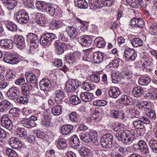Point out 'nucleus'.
<instances>
[{
  "label": "nucleus",
  "mask_w": 157,
  "mask_h": 157,
  "mask_svg": "<svg viewBox=\"0 0 157 157\" xmlns=\"http://www.w3.org/2000/svg\"><path fill=\"white\" fill-rule=\"evenodd\" d=\"M27 41L30 42L31 44H39V38L38 36L33 33H30L27 35Z\"/></svg>",
  "instance_id": "21"
},
{
  "label": "nucleus",
  "mask_w": 157,
  "mask_h": 157,
  "mask_svg": "<svg viewBox=\"0 0 157 157\" xmlns=\"http://www.w3.org/2000/svg\"><path fill=\"white\" fill-rule=\"evenodd\" d=\"M40 114L37 116H32L30 118L24 119L21 121V124L25 127L31 128L35 127L36 124V121L40 118Z\"/></svg>",
  "instance_id": "4"
},
{
  "label": "nucleus",
  "mask_w": 157,
  "mask_h": 157,
  "mask_svg": "<svg viewBox=\"0 0 157 157\" xmlns=\"http://www.w3.org/2000/svg\"><path fill=\"white\" fill-rule=\"evenodd\" d=\"M13 41L10 39L2 40L0 42L1 48L4 49H10L13 48Z\"/></svg>",
  "instance_id": "17"
},
{
  "label": "nucleus",
  "mask_w": 157,
  "mask_h": 157,
  "mask_svg": "<svg viewBox=\"0 0 157 157\" xmlns=\"http://www.w3.org/2000/svg\"><path fill=\"white\" fill-rule=\"evenodd\" d=\"M129 113L131 115L132 118L135 117L141 119L142 116H140V113L139 111L135 109H129Z\"/></svg>",
  "instance_id": "50"
},
{
  "label": "nucleus",
  "mask_w": 157,
  "mask_h": 157,
  "mask_svg": "<svg viewBox=\"0 0 157 157\" xmlns=\"http://www.w3.org/2000/svg\"><path fill=\"white\" fill-rule=\"evenodd\" d=\"M56 97L55 101L57 103L61 102L64 98L65 94L64 91L61 89L56 90L54 93Z\"/></svg>",
  "instance_id": "23"
},
{
  "label": "nucleus",
  "mask_w": 157,
  "mask_h": 157,
  "mask_svg": "<svg viewBox=\"0 0 157 157\" xmlns=\"http://www.w3.org/2000/svg\"><path fill=\"white\" fill-rule=\"evenodd\" d=\"M80 84L79 82L77 80L72 79H69L66 84V90L68 92H74L79 87Z\"/></svg>",
  "instance_id": "9"
},
{
  "label": "nucleus",
  "mask_w": 157,
  "mask_h": 157,
  "mask_svg": "<svg viewBox=\"0 0 157 157\" xmlns=\"http://www.w3.org/2000/svg\"><path fill=\"white\" fill-rule=\"evenodd\" d=\"M94 42L99 48H104L105 46V42L103 38L101 37H97L94 40Z\"/></svg>",
  "instance_id": "40"
},
{
  "label": "nucleus",
  "mask_w": 157,
  "mask_h": 157,
  "mask_svg": "<svg viewBox=\"0 0 157 157\" xmlns=\"http://www.w3.org/2000/svg\"><path fill=\"white\" fill-rule=\"evenodd\" d=\"M56 144L57 147L59 149L64 148L67 146L66 140L63 138L58 139L56 142Z\"/></svg>",
  "instance_id": "35"
},
{
  "label": "nucleus",
  "mask_w": 157,
  "mask_h": 157,
  "mask_svg": "<svg viewBox=\"0 0 157 157\" xmlns=\"http://www.w3.org/2000/svg\"><path fill=\"white\" fill-rule=\"evenodd\" d=\"M132 95L135 97L139 98L142 97L144 94L143 88L140 86L134 88L132 91Z\"/></svg>",
  "instance_id": "29"
},
{
  "label": "nucleus",
  "mask_w": 157,
  "mask_h": 157,
  "mask_svg": "<svg viewBox=\"0 0 157 157\" xmlns=\"http://www.w3.org/2000/svg\"><path fill=\"white\" fill-rule=\"evenodd\" d=\"M17 2L15 0H7L4 4L6 6L9 10H12L17 5Z\"/></svg>",
  "instance_id": "38"
},
{
  "label": "nucleus",
  "mask_w": 157,
  "mask_h": 157,
  "mask_svg": "<svg viewBox=\"0 0 157 157\" xmlns=\"http://www.w3.org/2000/svg\"><path fill=\"white\" fill-rule=\"evenodd\" d=\"M62 22L60 21L55 20L52 21L50 24V28L52 30L57 29L61 25Z\"/></svg>",
  "instance_id": "43"
},
{
  "label": "nucleus",
  "mask_w": 157,
  "mask_h": 157,
  "mask_svg": "<svg viewBox=\"0 0 157 157\" xmlns=\"http://www.w3.org/2000/svg\"><path fill=\"white\" fill-rule=\"evenodd\" d=\"M79 136L80 139L84 142L90 143L91 141L90 135L87 132H84L80 133Z\"/></svg>",
  "instance_id": "34"
},
{
  "label": "nucleus",
  "mask_w": 157,
  "mask_h": 157,
  "mask_svg": "<svg viewBox=\"0 0 157 157\" xmlns=\"http://www.w3.org/2000/svg\"><path fill=\"white\" fill-rule=\"evenodd\" d=\"M135 133L134 130H127L122 132L120 134L117 133H115V136L118 140L121 141L123 143L130 144L132 142L135 138Z\"/></svg>",
  "instance_id": "1"
},
{
  "label": "nucleus",
  "mask_w": 157,
  "mask_h": 157,
  "mask_svg": "<svg viewBox=\"0 0 157 157\" xmlns=\"http://www.w3.org/2000/svg\"><path fill=\"white\" fill-rule=\"evenodd\" d=\"M89 4L91 9H95L100 7V3L99 0H88Z\"/></svg>",
  "instance_id": "42"
},
{
  "label": "nucleus",
  "mask_w": 157,
  "mask_h": 157,
  "mask_svg": "<svg viewBox=\"0 0 157 157\" xmlns=\"http://www.w3.org/2000/svg\"><path fill=\"white\" fill-rule=\"evenodd\" d=\"M16 73L15 72H9L6 76V79L9 81H13L16 78Z\"/></svg>",
  "instance_id": "61"
},
{
  "label": "nucleus",
  "mask_w": 157,
  "mask_h": 157,
  "mask_svg": "<svg viewBox=\"0 0 157 157\" xmlns=\"http://www.w3.org/2000/svg\"><path fill=\"white\" fill-rule=\"evenodd\" d=\"M80 96L82 101L86 102L91 101L93 98V94L87 91L81 92Z\"/></svg>",
  "instance_id": "19"
},
{
  "label": "nucleus",
  "mask_w": 157,
  "mask_h": 157,
  "mask_svg": "<svg viewBox=\"0 0 157 157\" xmlns=\"http://www.w3.org/2000/svg\"><path fill=\"white\" fill-rule=\"evenodd\" d=\"M120 103L121 104H124L126 105H130L132 102V99L129 96L126 95H122L119 99Z\"/></svg>",
  "instance_id": "32"
},
{
  "label": "nucleus",
  "mask_w": 157,
  "mask_h": 157,
  "mask_svg": "<svg viewBox=\"0 0 157 157\" xmlns=\"http://www.w3.org/2000/svg\"><path fill=\"white\" fill-rule=\"evenodd\" d=\"M152 62L148 60L144 62L142 64L143 69H146L147 71L152 72V70L151 68V66L152 65Z\"/></svg>",
  "instance_id": "48"
},
{
  "label": "nucleus",
  "mask_w": 157,
  "mask_h": 157,
  "mask_svg": "<svg viewBox=\"0 0 157 157\" xmlns=\"http://www.w3.org/2000/svg\"><path fill=\"white\" fill-rule=\"evenodd\" d=\"M25 77L27 82L35 84L37 82V78L36 75L31 72H27L25 74Z\"/></svg>",
  "instance_id": "20"
},
{
  "label": "nucleus",
  "mask_w": 157,
  "mask_h": 157,
  "mask_svg": "<svg viewBox=\"0 0 157 157\" xmlns=\"http://www.w3.org/2000/svg\"><path fill=\"white\" fill-rule=\"evenodd\" d=\"M6 151V154L9 157H18L17 153L13 149L7 148Z\"/></svg>",
  "instance_id": "57"
},
{
  "label": "nucleus",
  "mask_w": 157,
  "mask_h": 157,
  "mask_svg": "<svg viewBox=\"0 0 157 157\" xmlns=\"http://www.w3.org/2000/svg\"><path fill=\"white\" fill-rule=\"evenodd\" d=\"M70 120L74 122H77L79 119V115L76 112L71 113L69 115Z\"/></svg>",
  "instance_id": "51"
},
{
  "label": "nucleus",
  "mask_w": 157,
  "mask_h": 157,
  "mask_svg": "<svg viewBox=\"0 0 157 157\" xmlns=\"http://www.w3.org/2000/svg\"><path fill=\"white\" fill-rule=\"evenodd\" d=\"M13 40L17 47L18 48L21 50L25 46V38L22 36L15 35L13 36Z\"/></svg>",
  "instance_id": "13"
},
{
  "label": "nucleus",
  "mask_w": 157,
  "mask_h": 157,
  "mask_svg": "<svg viewBox=\"0 0 157 157\" xmlns=\"http://www.w3.org/2000/svg\"><path fill=\"white\" fill-rule=\"evenodd\" d=\"M148 144L152 151L155 154H157V140L151 139L149 141Z\"/></svg>",
  "instance_id": "41"
},
{
  "label": "nucleus",
  "mask_w": 157,
  "mask_h": 157,
  "mask_svg": "<svg viewBox=\"0 0 157 157\" xmlns=\"http://www.w3.org/2000/svg\"><path fill=\"white\" fill-rule=\"evenodd\" d=\"M36 21L37 24L43 26L45 23L47 22L45 15L43 14L38 13L36 14Z\"/></svg>",
  "instance_id": "30"
},
{
  "label": "nucleus",
  "mask_w": 157,
  "mask_h": 157,
  "mask_svg": "<svg viewBox=\"0 0 157 157\" xmlns=\"http://www.w3.org/2000/svg\"><path fill=\"white\" fill-rule=\"evenodd\" d=\"M70 102L72 105H77L80 103L81 101L77 96L73 95L72 96L70 99Z\"/></svg>",
  "instance_id": "49"
},
{
  "label": "nucleus",
  "mask_w": 157,
  "mask_h": 157,
  "mask_svg": "<svg viewBox=\"0 0 157 157\" xmlns=\"http://www.w3.org/2000/svg\"><path fill=\"white\" fill-rule=\"evenodd\" d=\"M62 108V105H54L52 109V113L55 116H58L61 113Z\"/></svg>",
  "instance_id": "39"
},
{
  "label": "nucleus",
  "mask_w": 157,
  "mask_h": 157,
  "mask_svg": "<svg viewBox=\"0 0 157 157\" xmlns=\"http://www.w3.org/2000/svg\"><path fill=\"white\" fill-rule=\"evenodd\" d=\"M56 36L55 34L50 33H47L41 36L40 42L43 45H49L52 42Z\"/></svg>",
  "instance_id": "8"
},
{
  "label": "nucleus",
  "mask_w": 157,
  "mask_h": 157,
  "mask_svg": "<svg viewBox=\"0 0 157 157\" xmlns=\"http://www.w3.org/2000/svg\"><path fill=\"white\" fill-rule=\"evenodd\" d=\"M150 103L146 101H142L140 102H137L136 104V106L139 109L145 108L146 110L148 108V106Z\"/></svg>",
  "instance_id": "53"
},
{
  "label": "nucleus",
  "mask_w": 157,
  "mask_h": 157,
  "mask_svg": "<svg viewBox=\"0 0 157 157\" xmlns=\"http://www.w3.org/2000/svg\"><path fill=\"white\" fill-rule=\"evenodd\" d=\"M104 54L100 52L88 54L87 57L92 59L93 61L96 63H100L102 61Z\"/></svg>",
  "instance_id": "11"
},
{
  "label": "nucleus",
  "mask_w": 157,
  "mask_h": 157,
  "mask_svg": "<svg viewBox=\"0 0 157 157\" xmlns=\"http://www.w3.org/2000/svg\"><path fill=\"white\" fill-rule=\"evenodd\" d=\"M78 42L82 46L89 47L91 46L92 40L88 35H83L78 39Z\"/></svg>",
  "instance_id": "12"
},
{
  "label": "nucleus",
  "mask_w": 157,
  "mask_h": 157,
  "mask_svg": "<svg viewBox=\"0 0 157 157\" xmlns=\"http://www.w3.org/2000/svg\"><path fill=\"white\" fill-rule=\"evenodd\" d=\"M32 89V86L31 84L25 82L21 87V93L25 96L28 95Z\"/></svg>",
  "instance_id": "28"
},
{
  "label": "nucleus",
  "mask_w": 157,
  "mask_h": 157,
  "mask_svg": "<svg viewBox=\"0 0 157 157\" xmlns=\"http://www.w3.org/2000/svg\"><path fill=\"white\" fill-rule=\"evenodd\" d=\"M6 28L8 30L12 32L17 31V26L14 23L10 21H7L5 23Z\"/></svg>",
  "instance_id": "31"
},
{
  "label": "nucleus",
  "mask_w": 157,
  "mask_h": 157,
  "mask_svg": "<svg viewBox=\"0 0 157 157\" xmlns=\"http://www.w3.org/2000/svg\"><path fill=\"white\" fill-rule=\"evenodd\" d=\"M40 85L41 90L43 91L48 90L51 87L50 81L46 78L41 80Z\"/></svg>",
  "instance_id": "25"
},
{
  "label": "nucleus",
  "mask_w": 157,
  "mask_h": 157,
  "mask_svg": "<svg viewBox=\"0 0 157 157\" xmlns=\"http://www.w3.org/2000/svg\"><path fill=\"white\" fill-rule=\"evenodd\" d=\"M78 151L80 155L84 157H87L90 154L89 150L85 147L78 148Z\"/></svg>",
  "instance_id": "46"
},
{
  "label": "nucleus",
  "mask_w": 157,
  "mask_h": 157,
  "mask_svg": "<svg viewBox=\"0 0 157 157\" xmlns=\"http://www.w3.org/2000/svg\"><path fill=\"white\" fill-rule=\"evenodd\" d=\"M149 33L152 35H157V25L152 24L150 26L149 29Z\"/></svg>",
  "instance_id": "63"
},
{
  "label": "nucleus",
  "mask_w": 157,
  "mask_h": 157,
  "mask_svg": "<svg viewBox=\"0 0 157 157\" xmlns=\"http://www.w3.org/2000/svg\"><path fill=\"white\" fill-rule=\"evenodd\" d=\"M138 83L142 86H147L151 82L150 77L146 76L139 78L138 80Z\"/></svg>",
  "instance_id": "37"
},
{
  "label": "nucleus",
  "mask_w": 157,
  "mask_h": 157,
  "mask_svg": "<svg viewBox=\"0 0 157 157\" xmlns=\"http://www.w3.org/2000/svg\"><path fill=\"white\" fill-rule=\"evenodd\" d=\"M72 62H76L78 61L81 57V53L79 52L72 53Z\"/></svg>",
  "instance_id": "56"
},
{
  "label": "nucleus",
  "mask_w": 157,
  "mask_h": 157,
  "mask_svg": "<svg viewBox=\"0 0 157 157\" xmlns=\"http://www.w3.org/2000/svg\"><path fill=\"white\" fill-rule=\"evenodd\" d=\"M111 115L115 119H120L123 121L126 120L124 113L121 110H113L111 112Z\"/></svg>",
  "instance_id": "18"
},
{
  "label": "nucleus",
  "mask_w": 157,
  "mask_h": 157,
  "mask_svg": "<svg viewBox=\"0 0 157 157\" xmlns=\"http://www.w3.org/2000/svg\"><path fill=\"white\" fill-rule=\"evenodd\" d=\"M40 114V120L42 121V124L43 126L48 127L51 125L52 123L51 121V117L50 116L48 115H42L39 113V114Z\"/></svg>",
  "instance_id": "27"
},
{
  "label": "nucleus",
  "mask_w": 157,
  "mask_h": 157,
  "mask_svg": "<svg viewBox=\"0 0 157 157\" xmlns=\"http://www.w3.org/2000/svg\"><path fill=\"white\" fill-rule=\"evenodd\" d=\"M36 6L38 10H44L45 11L46 8L47 7L48 5L46 4L44 2L38 1L36 2Z\"/></svg>",
  "instance_id": "54"
},
{
  "label": "nucleus",
  "mask_w": 157,
  "mask_h": 157,
  "mask_svg": "<svg viewBox=\"0 0 157 157\" xmlns=\"http://www.w3.org/2000/svg\"><path fill=\"white\" fill-rule=\"evenodd\" d=\"M16 99L18 103L23 104H26L28 100V98L27 97L22 96H18Z\"/></svg>",
  "instance_id": "59"
},
{
  "label": "nucleus",
  "mask_w": 157,
  "mask_h": 157,
  "mask_svg": "<svg viewBox=\"0 0 157 157\" xmlns=\"http://www.w3.org/2000/svg\"><path fill=\"white\" fill-rule=\"evenodd\" d=\"M20 59L19 55L15 53H10L6 54L3 56L4 62L10 64H17L18 63Z\"/></svg>",
  "instance_id": "3"
},
{
  "label": "nucleus",
  "mask_w": 157,
  "mask_h": 157,
  "mask_svg": "<svg viewBox=\"0 0 157 157\" xmlns=\"http://www.w3.org/2000/svg\"><path fill=\"white\" fill-rule=\"evenodd\" d=\"M100 72H98L91 75L90 76V80L94 82H98L100 80Z\"/></svg>",
  "instance_id": "55"
},
{
  "label": "nucleus",
  "mask_w": 157,
  "mask_h": 157,
  "mask_svg": "<svg viewBox=\"0 0 157 157\" xmlns=\"http://www.w3.org/2000/svg\"><path fill=\"white\" fill-rule=\"evenodd\" d=\"M0 121L1 125L3 127L9 130L12 129L13 123L8 115H3L1 118Z\"/></svg>",
  "instance_id": "10"
},
{
  "label": "nucleus",
  "mask_w": 157,
  "mask_h": 157,
  "mask_svg": "<svg viewBox=\"0 0 157 157\" xmlns=\"http://www.w3.org/2000/svg\"><path fill=\"white\" fill-rule=\"evenodd\" d=\"M138 149L143 154L149 153V147L147 144L144 140H140L138 143Z\"/></svg>",
  "instance_id": "16"
},
{
  "label": "nucleus",
  "mask_w": 157,
  "mask_h": 157,
  "mask_svg": "<svg viewBox=\"0 0 157 157\" xmlns=\"http://www.w3.org/2000/svg\"><path fill=\"white\" fill-rule=\"evenodd\" d=\"M132 46L135 48L140 47L143 44L142 40L139 38H136L133 39L131 42Z\"/></svg>",
  "instance_id": "47"
},
{
  "label": "nucleus",
  "mask_w": 157,
  "mask_h": 157,
  "mask_svg": "<svg viewBox=\"0 0 157 157\" xmlns=\"http://www.w3.org/2000/svg\"><path fill=\"white\" fill-rule=\"evenodd\" d=\"M133 124L135 128L137 129H142L144 127L143 122L139 119L134 121H133Z\"/></svg>",
  "instance_id": "45"
},
{
  "label": "nucleus",
  "mask_w": 157,
  "mask_h": 157,
  "mask_svg": "<svg viewBox=\"0 0 157 157\" xmlns=\"http://www.w3.org/2000/svg\"><path fill=\"white\" fill-rule=\"evenodd\" d=\"M20 94L18 89L16 87H12L8 90L6 95L10 99L15 100Z\"/></svg>",
  "instance_id": "14"
},
{
  "label": "nucleus",
  "mask_w": 157,
  "mask_h": 157,
  "mask_svg": "<svg viewBox=\"0 0 157 157\" xmlns=\"http://www.w3.org/2000/svg\"><path fill=\"white\" fill-rule=\"evenodd\" d=\"M113 136L111 133H106L101 138V145L104 148H109L113 146Z\"/></svg>",
  "instance_id": "5"
},
{
  "label": "nucleus",
  "mask_w": 157,
  "mask_h": 157,
  "mask_svg": "<svg viewBox=\"0 0 157 157\" xmlns=\"http://www.w3.org/2000/svg\"><path fill=\"white\" fill-rule=\"evenodd\" d=\"M71 20L68 19L64 21L63 23L67 27L65 29L66 32L71 39H73L78 35V32L77 28L73 25H71Z\"/></svg>",
  "instance_id": "2"
},
{
  "label": "nucleus",
  "mask_w": 157,
  "mask_h": 157,
  "mask_svg": "<svg viewBox=\"0 0 157 157\" xmlns=\"http://www.w3.org/2000/svg\"><path fill=\"white\" fill-rule=\"evenodd\" d=\"M78 6L81 9H86L88 6V4L85 0H78Z\"/></svg>",
  "instance_id": "60"
},
{
  "label": "nucleus",
  "mask_w": 157,
  "mask_h": 157,
  "mask_svg": "<svg viewBox=\"0 0 157 157\" xmlns=\"http://www.w3.org/2000/svg\"><path fill=\"white\" fill-rule=\"evenodd\" d=\"M108 92L110 96L115 98H117L121 94L119 88L116 86L109 87Z\"/></svg>",
  "instance_id": "26"
},
{
  "label": "nucleus",
  "mask_w": 157,
  "mask_h": 157,
  "mask_svg": "<svg viewBox=\"0 0 157 157\" xmlns=\"http://www.w3.org/2000/svg\"><path fill=\"white\" fill-rule=\"evenodd\" d=\"M56 52L58 55H61L64 52L68 49L69 46L65 42H60L59 40H57L54 44Z\"/></svg>",
  "instance_id": "7"
},
{
  "label": "nucleus",
  "mask_w": 157,
  "mask_h": 157,
  "mask_svg": "<svg viewBox=\"0 0 157 157\" xmlns=\"http://www.w3.org/2000/svg\"><path fill=\"white\" fill-rule=\"evenodd\" d=\"M16 16L17 22L20 24H26L29 20L28 14L24 10H20L17 12Z\"/></svg>",
  "instance_id": "6"
},
{
  "label": "nucleus",
  "mask_w": 157,
  "mask_h": 157,
  "mask_svg": "<svg viewBox=\"0 0 157 157\" xmlns=\"http://www.w3.org/2000/svg\"><path fill=\"white\" fill-rule=\"evenodd\" d=\"M9 143L11 147L15 149H19L22 145L21 141L17 138H10L9 140Z\"/></svg>",
  "instance_id": "15"
},
{
  "label": "nucleus",
  "mask_w": 157,
  "mask_h": 157,
  "mask_svg": "<svg viewBox=\"0 0 157 157\" xmlns=\"http://www.w3.org/2000/svg\"><path fill=\"white\" fill-rule=\"evenodd\" d=\"M54 6L51 4H48L47 7L46 8L45 11L48 12V13L52 16L54 15L56 12V8Z\"/></svg>",
  "instance_id": "52"
},
{
  "label": "nucleus",
  "mask_w": 157,
  "mask_h": 157,
  "mask_svg": "<svg viewBox=\"0 0 157 157\" xmlns=\"http://www.w3.org/2000/svg\"><path fill=\"white\" fill-rule=\"evenodd\" d=\"M50 133H48L47 132H43L40 131V130L37 131L36 133V136L40 139L43 140H46L49 138L48 136V134H50Z\"/></svg>",
  "instance_id": "44"
},
{
  "label": "nucleus",
  "mask_w": 157,
  "mask_h": 157,
  "mask_svg": "<svg viewBox=\"0 0 157 157\" xmlns=\"http://www.w3.org/2000/svg\"><path fill=\"white\" fill-rule=\"evenodd\" d=\"M16 134L22 139H25L27 135V131L22 127L18 128L16 129Z\"/></svg>",
  "instance_id": "36"
},
{
  "label": "nucleus",
  "mask_w": 157,
  "mask_h": 157,
  "mask_svg": "<svg viewBox=\"0 0 157 157\" xmlns=\"http://www.w3.org/2000/svg\"><path fill=\"white\" fill-rule=\"evenodd\" d=\"M69 143L71 147L74 149L78 148L80 146V141L78 136L74 135L69 139Z\"/></svg>",
  "instance_id": "24"
},
{
  "label": "nucleus",
  "mask_w": 157,
  "mask_h": 157,
  "mask_svg": "<svg viewBox=\"0 0 157 157\" xmlns=\"http://www.w3.org/2000/svg\"><path fill=\"white\" fill-rule=\"evenodd\" d=\"M91 139V141L90 142H92L96 146H98L100 143L101 144V138H98L95 136H92Z\"/></svg>",
  "instance_id": "64"
},
{
  "label": "nucleus",
  "mask_w": 157,
  "mask_h": 157,
  "mask_svg": "<svg viewBox=\"0 0 157 157\" xmlns=\"http://www.w3.org/2000/svg\"><path fill=\"white\" fill-rule=\"evenodd\" d=\"M10 103L9 101L4 100L0 102V112L6 113L10 108Z\"/></svg>",
  "instance_id": "22"
},
{
  "label": "nucleus",
  "mask_w": 157,
  "mask_h": 157,
  "mask_svg": "<svg viewBox=\"0 0 157 157\" xmlns=\"http://www.w3.org/2000/svg\"><path fill=\"white\" fill-rule=\"evenodd\" d=\"M146 114L147 116L151 118L154 119L156 117V114L155 111L149 108L146 110Z\"/></svg>",
  "instance_id": "58"
},
{
  "label": "nucleus",
  "mask_w": 157,
  "mask_h": 157,
  "mask_svg": "<svg viewBox=\"0 0 157 157\" xmlns=\"http://www.w3.org/2000/svg\"><path fill=\"white\" fill-rule=\"evenodd\" d=\"M25 6L26 8H33L34 7V2L33 0H23Z\"/></svg>",
  "instance_id": "62"
},
{
  "label": "nucleus",
  "mask_w": 157,
  "mask_h": 157,
  "mask_svg": "<svg viewBox=\"0 0 157 157\" xmlns=\"http://www.w3.org/2000/svg\"><path fill=\"white\" fill-rule=\"evenodd\" d=\"M73 128V126L71 124L64 125L61 128V133L62 135H67L71 132Z\"/></svg>",
  "instance_id": "33"
}]
</instances>
